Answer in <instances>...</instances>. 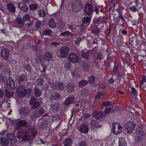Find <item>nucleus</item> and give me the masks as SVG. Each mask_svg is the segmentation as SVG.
Listing matches in <instances>:
<instances>
[{
    "label": "nucleus",
    "mask_w": 146,
    "mask_h": 146,
    "mask_svg": "<svg viewBox=\"0 0 146 146\" xmlns=\"http://www.w3.org/2000/svg\"><path fill=\"white\" fill-rule=\"evenodd\" d=\"M105 18L104 17H100L97 19H94L93 22L94 26L92 27V32L95 35L100 33V30L99 28H102L104 26Z\"/></svg>",
    "instance_id": "f257e3e1"
},
{
    "label": "nucleus",
    "mask_w": 146,
    "mask_h": 146,
    "mask_svg": "<svg viewBox=\"0 0 146 146\" xmlns=\"http://www.w3.org/2000/svg\"><path fill=\"white\" fill-rule=\"evenodd\" d=\"M5 96L8 97H11L13 95V93L11 92H10L9 90L7 89H6L5 91Z\"/></svg>",
    "instance_id": "3c124183"
},
{
    "label": "nucleus",
    "mask_w": 146,
    "mask_h": 146,
    "mask_svg": "<svg viewBox=\"0 0 146 146\" xmlns=\"http://www.w3.org/2000/svg\"><path fill=\"white\" fill-rule=\"evenodd\" d=\"M94 117L98 120L102 121L104 118L103 113L102 111L94 112L93 113Z\"/></svg>",
    "instance_id": "4468645a"
},
{
    "label": "nucleus",
    "mask_w": 146,
    "mask_h": 146,
    "mask_svg": "<svg viewBox=\"0 0 146 146\" xmlns=\"http://www.w3.org/2000/svg\"><path fill=\"white\" fill-rule=\"evenodd\" d=\"M95 77L94 76H90L89 77V82L90 84H92L95 81Z\"/></svg>",
    "instance_id": "864d4df0"
},
{
    "label": "nucleus",
    "mask_w": 146,
    "mask_h": 146,
    "mask_svg": "<svg viewBox=\"0 0 146 146\" xmlns=\"http://www.w3.org/2000/svg\"><path fill=\"white\" fill-rule=\"evenodd\" d=\"M25 96L27 98L31 96V90L29 88L28 89H25Z\"/></svg>",
    "instance_id": "58836bf2"
},
{
    "label": "nucleus",
    "mask_w": 146,
    "mask_h": 146,
    "mask_svg": "<svg viewBox=\"0 0 146 146\" xmlns=\"http://www.w3.org/2000/svg\"><path fill=\"white\" fill-rule=\"evenodd\" d=\"M38 5L36 4L32 3L29 6V8L31 10L34 11L37 9Z\"/></svg>",
    "instance_id": "37998d69"
},
{
    "label": "nucleus",
    "mask_w": 146,
    "mask_h": 146,
    "mask_svg": "<svg viewBox=\"0 0 146 146\" xmlns=\"http://www.w3.org/2000/svg\"><path fill=\"white\" fill-rule=\"evenodd\" d=\"M60 97L59 94L57 92H55L52 94L50 99L51 100H57L60 99Z\"/></svg>",
    "instance_id": "2f4dec72"
},
{
    "label": "nucleus",
    "mask_w": 146,
    "mask_h": 146,
    "mask_svg": "<svg viewBox=\"0 0 146 146\" xmlns=\"http://www.w3.org/2000/svg\"><path fill=\"white\" fill-rule=\"evenodd\" d=\"M38 15L41 17H43L45 15V13L43 11L42 12L41 10H38Z\"/></svg>",
    "instance_id": "e2e57ef3"
},
{
    "label": "nucleus",
    "mask_w": 146,
    "mask_h": 146,
    "mask_svg": "<svg viewBox=\"0 0 146 146\" xmlns=\"http://www.w3.org/2000/svg\"><path fill=\"white\" fill-rule=\"evenodd\" d=\"M89 130L87 126L85 124H82L80 127V131L82 133H87Z\"/></svg>",
    "instance_id": "5701e85b"
},
{
    "label": "nucleus",
    "mask_w": 146,
    "mask_h": 146,
    "mask_svg": "<svg viewBox=\"0 0 146 146\" xmlns=\"http://www.w3.org/2000/svg\"><path fill=\"white\" fill-rule=\"evenodd\" d=\"M51 110H52L53 112H57L58 110V105L56 104H54L52 105L51 107Z\"/></svg>",
    "instance_id": "4c0bfd02"
},
{
    "label": "nucleus",
    "mask_w": 146,
    "mask_h": 146,
    "mask_svg": "<svg viewBox=\"0 0 146 146\" xmlns=\"http://www.w3.org/2000/svg\"><path fill=\"white\" fill-rule=\"evenodd\" d=\"M144 82H146V76H143L141 80H140L141 84L142 85L144 84Z\"/></svg>",
    "instance_id": "680f3d73"
},
{
    "label": "nucleus",
    "mask_w": 146,
    "mask_h": 146,
    "mask_svg": "<svg viewBox=\"0 0 146 146\" xmlns=\"http://www.w3.org/2000/svg\"><path fill=\"white\" fill-rule=\"evenodd\" d=\"M28 125V123L25 120H21L17 122V125L18 127L27 126Z\"/></svg>",
    "instance_id": "6ab92c4d"
},
{
    "label": "nucleus",
    "mask_w": 146,
    "mask_h": 146,
    "mask_svg": "<svg viewBox=\"0 0 146 146\" xmlns=\"http://www.w3.org/2000/svg\"><path fill=\"white\" fill-rule=\"evenodd\" d=\"M19 113L21 115H28L29 113V110L27 107H22L19 110Z\"/></svg>",
    "instance_id": "ddd939ff"
},
{
    "label": "nucleus",
    "mask_w": 146,
    "mask_h": 146,
    "mask_svg": "<svg viewBox=\"0 0 146 146\" xmlns=\"http://www.w3.org/2000/svg\"><path fill=\"white\" fill-rule=\"evenodd\" d=\"M8 139L10 140L11 143L13 144H15L17 143V139L15 136L13 134L9 133L7 135Z\"/></svg>",
    "instance_id": "a211bd4d"
},
{
    "label": "nucleus",
    "mask_w": 146,
    "mask_h": 146,
    "mask_svg": "<svg viewBox=\"0 0 146 146\" xmlns=\"http://www.w3.org/2000/svg\"><path fill=\"white\" fill-rule=\"evenodd\" d=\"M17 133L18 134H17V138L19 139H20L21 137V135L22 134V132L21 130H18L17 131Z\"/></svg>",
    "instance_id": "69168bd1"
},
{
    "label": "nucleus",
    "mask_w": 146,
    "mask_h": 146,
    "mask_svg": "<svg viewBox=\"0 0 146 146\" xmlns=\"http://www.w3.org/2000/svg\"><path fill=\"white\" fill-rule=\"evenodd\" d=\"M54 86L56 89L62 90L64 89L65 85L63 84L62 82L58 81L55 83Z\"/></svg>",
    "instance_id": "4be33fe9"
},
{
    "label": "nucleus",
    "mask_w": 146,
    "mask_h": 146,
    "mask_svg": "<svg viewBox=\"0 0 146 146\" xmlns=\"http://www.w3.org/2000/svg\"><path fill=\"white\" fill-rule=\"evenodd\" d=\"M112 132L113 134L118 135L122 131V127L119 123H113L112 125Z\"/></svg>",
    "instance_id": "39448f33"
},
{
    "label": "nucleus",
    "mask_w": 146,
    "mask_h": 146,
    "mask_svg": "<svg viewBox=\"0 0 146 146\" xmlns=\"http://www.w3.org/2000/svg\"><path fill=\"white\" fill-rule=\"evenodd\" d=\"M145 137V133L141 130H139L135 137V139L137 142L141 141Z\"/></svg>",
    "instance_id": "9d476101"
},
{
    "label": "nucleus",
    "mask_w": 146,
    "mask_h": 146,
    "mask_svg": "<svg viewBox=\"0 0 146 146\" xmlns=\"http://www.w3.org/2000/svg\"><path fill=\"white\" fill-rule=\"evenodd\" d=\"M131 90L132 94L135 96H137L138 94V93L137 90H136L135 88L133 87H132L131 88Z\"/></svg>",
    "instance_id": "8fccbe9b"
},
{
    "label": "nucleus",
    "mask_w": 146,
    "mask_h": 146,
    "mask_svg": "<svg viewBox=\"0 0 146 146\" xmlns=\"http://www.w3.org/2000/svg\"><path fill=\"white\" fill-rule=\"evenodd\" d=\"M31 139V137L30 136L27 134H25L23 137L22 140L24 141H29Z\"/></svg>",
    "instance_id": "603ef678"
},
{
    "label": "nucleus",
    "mask_w": 146,
    "mask_h": 146,
    "mask_svg": "<svg viewBox=\"0 0 146 146\" xmlns=\"http://www.w3.org/2000/svg\"><path fill=\"white\" fill-rule=\"evenodd\" d=\"M34 94L36 97H40L42 94L41 90L38 88H36L34 90Z\"/></svg>",
    "instance_id": "f704fd0d"
},
{
    "label": "nucleus",
    "mask_w": 146,
    "mask_h": 146,
    "mask_svg": "<svg viewBox=\"0 0 146 146\" xmlns=\"http://www.w3.org/2000/svg\"><path fill=\"white\" fill-rule=\"evenodd\" d=\"M52 54L50 52H46L44 55V59L46 61H49L52 58Z\"/></svg>",
    "instance_id": "a878e982"
},
{
    "label": "nucleus",
    "mask_w": 146,
    "mask_h": 146,
    "mask_svg": "<svg viewBox=\"0 0 146 146\" xmlns=\"http://www.w3.org/2000/svg\"><path fill=\"white\" fill-rule=\"evenodd\" d=\"M48 124L45 121H43L42 122V123L40 125V128L43 129L45 130L47 127Z\"/></svg>",
    "instance_id": "a18cd8bd"
},
{
    "label": "nucleus",
    "mask_w": 146,
    "mask_h": 146,
    "mask_svg": "<svg viewBox=\"0 0 146 146\" xmlns=\"http://www.w3.org/2000/svg\"><path fill=\"white\" fill-rule=\"evenodd\" d=\"M79 146H88V145L86 141H83L80 143Z\"/></svg>",
    "instance_id": "338daca9"
},
{
    "label": "nucleus",
    "mask_w": 146,
    "mask_h": 146,
    "mask_svg": "<svg viewBox=\"0 0 146 146\" xmlns=\"http://www.w3.org/2000/svg\"><path fill=\"white\" fill-rule=\"evenodd\" d=\"M27 80V76L26 74H22L19 77V81L20 82L25 81Z\"/></svg>",
    "instance_id": "c9c22d12"
},
{
    "label": "nucleus",
    "mask_w": 146,
    "mask_h": 146,
    "mask_svg": "<svg viewBox=\"0 0 146 146\" xmlns=\"http://www.w3.org/2000/svg\"><path fill=\"white\" fill-rule=\"evenodd\" d=\"M69 48L67 46L61 47L60 50V55L62 58H65L68 53Z\"/></svg>",
    "instance_id": "1a4fd4ad"
},
{
    "label": "nucleus",
    "mask_w": 146,
    "mask_h": 146,
    "mask_svg": "<svg viewBox=\"0 0 146 146\" xmlns=\"http://www.w3.org/2000/svg\"><path fill=\"white\" fill-rule=\"evenodd\" d=\"M52 32L51 30L50 29H47L44 31L43 32V34L44 35H49L51 34Z\"/></svg>",
    "instance_id": "5fc2aeb1"
},
{
    "label": "nucleus",
    "mask_w": 146,
    "mask_h": 146,
    "mask_svg": "<svg viewBox=\"0 0 146 146\" xmlns=\"http://www.w3.org/2000/svg\"><path fill=\"white\" fill-rule=\"evenodd\" d=\"M8 144L9 143L6 138L3 137H1V145L3 146H7Z\"/></svg>",
    "instance_id": "7c9ffc66"
},
{
    "label": "nucleus",
    "mask_w": 146,
    "mask_h": 146,
    "mask_svg": "<svg viewBox=\"0 0 146 146\" xmlns=\"http://www.w3.org/2000/svg\"><path fill=\"white\" fill-rule=\"evenodd\" d=\"M72 10L73 12L76 13L80 11L82 9L81 2L78 0L72 1Z\"/></svg>",
    "instance_id": "f03ea898"
},
{
    "label": "nucleus",
    "mask_w": 146,
    "mask_h": 146,
    "mask_svg": "<svg viewBox=\"0 0 146 146\" xmlns=\"http://www.w3.org/2000/svg\"><path fill=\"white\" fill-rule=\"evenodd\" d=\"M104 93L100 91H98L97 93V94L95 97L96 99H100L101 98V97L104 96Z\"/></svg>",
    "instance_id": "79ce46f5"
},
{
    "label": "nucleus",
    "mask_w": 146,
    "mask_h": 146,
    "mask_svg": "<svg viewBox=\"0 0 146 146\" xmlns=\"http://www.w3.org/2000/svg\"><path fill=\"white\" fill-rule=\"evenodd\" d=\"M128 33L126 29H123L121 30V34H120V36H122L123 35L125 36L127 35Z\"/></svg>",
    "instance_id": "4d7b16f0"
},
{
    "label": "nucleus",
    "mask_w": 146,
    "mask_h": 146,
    "mask_svg": "<svg viewBox=\"0 0 146 146\" xmlns=\"http://www.w3.org/2000/svg\"><path fill=\"white\" fill-rule=\"evenodd\" d=\"M88 84V82L85 80L83 79L79 82V86L80 88Z\"/></svg>",
    "instance_id": "ea45409f"
},
{
    "label": "nucleus",
    "mask_w": 146,
    "mask_h": 146,
    "mask_svg": "<svg viewBox=\"0 0 146 146\" xmlns=\"http://www.w3.org/2000/svg\"><path fill=\"white\" fill-rule=\"evenodd\" d=\"M135 127V125L130 121H128L125 126V130L128 133L133 132Z\"/></svg>",
    "instance_id": "423d86ee"
},
{
    "label": "nucleus",
    "mask_w": 146,
    "mask_h": 146,
    "mask_svg": "<svg viewBox=\"0 0 146 146\" xmlns=\"http://www.w3.org/2000/svg\"><path fill=\"white\" fill-rule=\"evenodd\" d=\"M89 50H88L86 51H84L81 53V55L82 58L88 60L90 57L89 54Z\"/></svg>",
    "instance_id": "b1692460"
},
{
    "label": "nucleus",
    "mask_w": 146,
    "mask_h": 146,
    "mask_svg": "<svg viewBox=\"0 0 146 146\" xmlns=\"http://www.w3.org/2000/svg\"><path fill=\"white\" fill-rule=\"evenodd\" d=\"M91 20L90 18L88 17H86L84 18L82 21V24H89Z\"/></svg>",
    "instance_id": "e433bc0d"
},
{
    "label": "nucleus",
    "mask_w": 146,
    "mask_h": 146,
    "mask_svg": "<svg viewBox=\"0 0 146 146\" xmlns=\"http://www.w3.org/2000/svg\"><path fill=\"white\" fill-rule=\"evenodd\" d=\"M123 51L125 54H129L130 52L131 53L132 52V50H131L130 47H129L125 48L123 49Z\"/></svg>",
    "instance_id": "c03bdc74"
},
{
    "label": "nucleus",
    "mask_w": 146,
    "mask_h": 146,
    "mask_svg": "<svg viewBox=\"0 0 146 146\" xmlns=\"http://www.w3.org/2000/svg\"><path fill=\"white\" fill-rule=\"evenodd\" d=\"M1 55L3 59L5 60L7 59L9 55V50L7 48L3 49L1 52Z\"/></svg>",
    "instance_id": "dca6fc26"
},
{
    "label": "nucleus",
    "mask_w": 146,
    "mask_h": 146,
    "mask_svg": "<svg viewBox=\"0 0 146 146\" xmlns=\"http://www.w3.org/2000/svg\"><path fill=\"white\" fill-rule=\"evenodd\" d=\"M112 109L110 107H107L106 108L104 111V113L106 115H107L111 111Z\"/></svg>",
    "instance_id": "49530a36"
},
{
    "label": "nucleus",
    "mask_w": 146,
    "mask_h": 146,
    "mask_svg": "<svg viewBox=\"0 0 146 146\" xmlns=\"http://www.w3.org/2000/svg\"><path fill=\"white\" fill-rule=\"evenodd\" d=\"M48 25L50 27L53 28L56 26V23L53 19H50L48 23Z\"/></svg>",
    "instance_id": "473e14b6"
},
{
    "label": "nucleus",
    "mask_w": 146,
    "mask_h": 146,
    "mask_svg": "<svg viewBox=\"0 0 146 146\" xmlns=\"http://www.w3.org/2000/svg\"><path fill=\"white\" fill-rule=\"evenodd\" d=\"M118 143L119 146H127L125 139L123 137L119 139Z\"/></svg>",
    "instance_id": "c85d7f7f"
},
{
    "label": "nucleus",
    "mask_w": 146,
    "mask_h": 146,
    "mask_svg": "<svg viewBox=\"0 0 146 146\" xmlns=\"http://www.w3.org/2000/svg\"><path fill=\"white\" fill-rule=\"evenodd\" d=\"M43 82L44 80L43 78H39L37 80V83L38 85L42 86Z\"/></svg>",
    "instance_id": "13d9d810"
},
{
    "label": "nucleus",
    "mask_w": 146,
    "mask_h": 146,
    "mask_svg": "<svg viewBox=\"0 0 146 146\" xmlns=\"http://www.w3.org/2000/svg\"><path fill=\"white\" fill-rule=\"evenodd\" d=\"M7 87L8 89L12 90H13L15 87L14 81L12 78H9L7 79Z\"/></svg>",
    "instance_id": "6e6552de"
},
{
    "label": "nucleus",
    "mask_w": 146,
    "mask_h": 146,
    "mask_svg": "<svg viewBox=\"0 0 146 146\" xmlns=\"http://www.w3.org/2000/svg\"><path fill=\"white\" fill-rule=\"evenodd\" d=\"M75 100L74 98L72 96H70L67 98L65 100V104L68 106L73 103Z\"/></svg>",
    "instance_id": "aec40b11"
},
{
    "label": "nucleus",
    "mask_w": 146,
    "mask_h": 146,
    "mask_svg": "<svg viewBox=\"0 0 146 146\" xmlns=\"http://www.w3.org/2000/svg\"><path fill=\"white\" fill-rule=\"evenodd\" d=\"M72 75L74 77L76 78H79L81 76V73L78 68H75L73 69Z\"/></svg>",
    "instance_id": "f3484780"
},
{
    "label": "nucleus",
    "mask_w": 146,
    "mask_h": 146,
    "mask_svg": "<svg viewBox=\"0 0 146 146\" xmlns=\"http://www.w3.org/2000/svg\"><path fill=\"white\" fill-rule=\"evenodd\" d=\"M69 60L72 62L77 63L79 61L78 56L75 53H71L69 55Z\"/></svg>",
    "instance_id": "0eeeda50"
},
{
    "label": "nucleus",
    "mask_w": 146,
    "mask_h": 146,
    "mask_svg": "<svg viewBox=\"0 0 146 146\" xmlns=\"http://www.w3.org/2000/svg\"><path fill=\"white\" fill-rule=\"evenodd\" d=\"M43 113V109L42 108H39L35 110L34 114L35 117H39L42 115Z\"/></svg>",
    "instance_id": "393cba45"
},
{
    "label": "nucleus",
    "mask_w": 146,
    "mask_h": 146,
    "mask_svg": "<svg viewBox=\"0 0 146 146\" xmlns=\"http://www.w3.org/2000/svg\"><path fill=\"white\" fill-rule=\"evenodd\" d=\"M16 21L17 23L19 25H22L24 23L22 19L20 18L17 19Z\"/></svg>",
    "instance_id": "052dcab7"
},
{
    "label": "nucleus",
    "mask_w": 146,
    "mask_h": 146,
    "mask_svg": "<svg viewBox=\"0 0 146 146\" xmlns=\"http://www.w3.org/2000/svg\"><path fill=\"white\" fill-rule=\"evenodd\" d=\"M23 19L25 21H30V15L28 14H26L23 16Z\"/></svg>",
    "instance_id": "bf43d9fd"
},
{
    "label": "nucleus",
    "mask_w": 146,
    "mask_h": 146,
    "mask_svg": "<svg viewBox=\"0 0 146 146\" xmlns=\"http://www.w3.org/2000/svg\"><path fill=\"white\" fill-rule=\"evenodd\" d=\"M25 3L24 2L19 3H18V6L21 10L27 12L29 11V8L25 4Z\"/></svg>",
    "instance_id": "f8f14e48"
},
{
    "label": "nucleus",
    "mask_w": 146,
    "mask_h": 146,
    "mask_svg": "<svg viewBox=\"0 0 146 146\" xmlns=\"http://www.w3.org/2000/svg\"><path fill=\"white\" fill-rule=\"evenodd\" d=\"M130 10H131L133 12H136L137 10L136 7L135 6H132L130 8Z\"/></svg>",
    "instance_id": "774afa93"
},
{
    "label": "nucleus",
    "mask_w": 146,
    "mask_h": 146,
    "mask_svg": "<svg viewBox=\"0 0 146 146\" xmlns=\"http://www.w3.org/2000/svg\"><path fill=\"white\" fill-rule=\"evenodd\" d=\"M102 104L104 106H109L112 104V102L111 101H103Z\"/></svg>",
    "instance_id": "09e8293b"
},
{
    "label": "nucleus",
    "mask_w": 146,
    "mask_h": 146,
    "mask_svg": "<svg viewBox=\"0 0 146 146\" xmlns=\"http://www.w3.org/2000/svg\"><path fill=\"white\" fill-rule=\"evenodd\" d=\"M70 63L68 62L65 64L64 66V69L65 70H68L70 68Z\"/></svg>",
    "instance_id": "0e129e2a"
},
{
    "label": "nucleus",
    "mask_w": 146,
    "mask_h": 146,
    "mask_svg": "<svg viewBox=\"0 0 146 146\" xmlns=\"http://www.w3.org/2000/svg\"><path fill=\"white\" fill-rule=\"evenodd\" d=\"M25 89L23 87L20 86L17 89V94L19 96L22 98L25 96Z\"/></svg>",
    "instance_id": "2eb2a0df"
},
{
    "label": "nucleus",
    "mask_w": 146,
    "mask_h": 146,
    "mask_svg": "<svg viewBox=\"0 0 146 146\" xmlns=\"http://www.w3.org/2000/svg\"><path fill=\"white\" fill-rule=\"evenodd\" d=\"M30 103L32 106V108L34 109L40 106L39 102L37 101L35 97H32L30 100Z\"/></svg>",
    "instance_id": "9b49d317"
},
{
    "label": "nucleus",
    "mask_w": 146,
    "mask_h": 146,
    "mask_svg": "<svg viewBox=\"0 0 146 146\" xmlns=\"http://www.w3.org/2000/svg\"><path fill=\"white\" fill-rule=\"evenodd\" d=\"M103 58V54L102 52H98L96 54V55L94 57V59L98 60H101Z\"/></svg>",
    "instance_id": "72a5a7b5"
},
{
    "label": "nucleus",
    "mask_w": 146,
    "mask_h": 146,
    "mask_svg": "<svg viewBox=\"0 0 146 146\" xmlns=\"http://www.w3.org/2000/svg\"><path fill=\"white\" fill-rule=\"evenodd\" d=\"M94 7L91 4L89 3L86 4L84 8V14L88 16L91 15L94 11Z\"/></svg>",
    "instance_id": "20e7f679"
},
{
    "label": "nucleus",
    "mask_w": 146,
    "mask_h": 146,
    "mask_svg": "<svg viewBox=\"0 0 146 146\" xmlns=\"http://www.w3.org/2000/svg\"><path fill=\"white\" fill-rule=\"evenodd\" d=\"M72 143V139L70 138H68L65 140V146H71Z\"/></svg>",
    "instance_id": "a19ab883"
},
{
    "label": "nucleus",
    "mask_w": 146,
    "mask_h": 146,
    "mask_svg": "<svg viewBox=\"0 0 146 146\" xmlns=\"http://www.w3.org/2000/svg\"><path fill=\"white\" fill-rule=\"evenodd\" d=\"M113 70L114 72H117V73L120 72L119 70L118 64L117 60H115L114 62V65L113 66Z\"/></svg>",
    "instance_id": "cd10ccee"
},
{
    "label": "nucleus",
    "mask_w": 146,
    "mask_h": 146,
    "mask_svg": "<svg viewBox=\"0 0 146 146\" xmlns=\"http://www.w3.org/2000/svg\"><path fill=\"white\" fill-rule=\"evenodd\" d=\"M25 69L29 72L31 73L32 71V68L30 66L29 64H27L25 65Z\"/></svg>",
    "instance_id": "6e6d98bb"
},
{
    "label": "nucleus",
    "mask_w": 146,
    "mask_h": 146,
    "mask_svg": "<svg viewBox=\"0 0 146 146\" xmlns=\"http://www.w3.org/2000/svg\"><path fill=\"white\" fill-rule=\"evenodd\" d=\"M7 8L8 11L12 13L14 12L16 8L15 6L12 3H9L7 5Z\"/></svg>",
    "instance_id": "bb28decb"
},
{
    "label": "nucleus",
    "mask_w": 146,
    "mask_h": 146,
    "mask_svg": "<svg viewBox=\"0 0 146 146\" xmlns=\"http://www.w3.org/2000/svg\"><path fill=\"white\" fill-rule=\"evenodd\" d=\"M75 86L70 82H69L67 85L66 89L68 92L71 93L74 92Z\"/></svg>",
    "instance_id": "412c9836"
},
{
    "label": "nucleus",
    "mask_w": 146,
    "mask_h": 146,
    "mask_svg": "<svg viewBox=\"0 0 146 146\" xmlns=\"http://www.w3.org/2000/svg\"><path fill=\"white\" fill-rule=\"evenodd\" d=\"M88 90L86 88H83L81 92V94L82 96H86L87 94Z\"/></svg>",
    "instance_id": "de8ad7c7"
},
{
    "label": "nucleus",
    "mask_w": 146,
    "mask_h": 146,
    "mask_svg": "<svg viewBox=\"0 0 146 146\" xmlns=\"http://www.w3.org/2000/svg\"><path fill=\"white\" fill-rule=\"evenodd\" d=\"M116 11L118 13L117 17L118 23L121 26H122L126 21L123 17V12L122 10L119 8L116 9Z\"/></svg>",
    "instance_id": "7ed1b4c3"
},
{
    "label": "nucleus",
    "mask_w": 146,
    "mask_h": 146,
    "mask_svg": "<svg viewBox=\"0 0 146 146\" xmlns=\"http://www.w3.org/2000/svg\"><path fill=\"white\" fill-rule=\"evenodd\" d=\"M81 66L84 70H88L90 68L89 64L84 61L82 62Z\"/></svg>",
    "instance_id": "c756f323"
}]
</instances>
